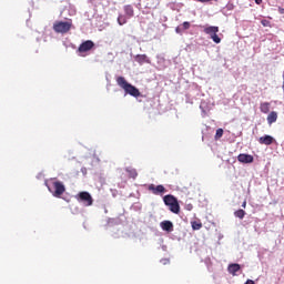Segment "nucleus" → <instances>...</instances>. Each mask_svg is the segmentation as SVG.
Wrapping results in <instances>:
<instances>
[{
  "instance_id": "8",
  "label": "nucleus",
  "mask_w": 284,
  "mask_h": 284,
  "mask_svg": "<svg viewBox=\"0 0 284 284\" xmlns=\"http://www.w3.org/2000/svg\"><path fill=\"white\" fill-rule=\"evenodd\" d=\"M79 201H82V203H84V205L90 206L92 205V203H94V200H92V195H90L89 192H80L79 193Z\"/></svg>"
},
{
  "instance_id": "5",
  "label": "nucleus",
  "mask_w": 284,
  "mask_h": 284,
  "mask_svg": "<svg viewBox=\"0 0 284 284\" xmlns=\"http://www.w3.org/2000/svg\"><path fill=\"white\" fill-rule=\"evenodd\" d=\"M204 33L210 34L214 43H221V38L219 37V27H206L204 28Z\"/></svg>"
},
{
  "instance_id": "23",
  "label": "nucleus",
  "mask_w": 284,
  "mask_h": 284,
  "mask_svg": "<svg viewBox=\"0 0 284 284\" xmlns=\"http://www.w3.org/2000/svg\"><path fill=\"white\" fill-rule=\"evenodd\" d=\"M261 23H262V26L264 28H267V26H270V21L268 20H262Z\"/></svg>"
},
{
  "instance_id": "14",
  "label": "nucleus",
  "mask_w": 284,
  "mask_h": 284,
  "mask_svg": "<svg viewBox=\"0 0 284 284\" xmlns=\"http://www.w3.org/2000/svg\"><path fill=\"white\" fill-rule=\"evenodd\" d=\"M278 119V113L276 111H272L268 115H267V123L268 125H272V123H276Z\"/></svg>"
},
{
  "instance_id": "24",
  "label": "nucleus",
  "mask_w": 284,
  "mask_h": 284,
  "mask_svg": "<svg viewBox=\"0 0 284 284\" xmlns=\"http://www.w3.org/2000/svg\"><path fill=\"white\" fill-rule=\"evenodd\" d=\"M175 32L176 34H181L183 32V29H181V27L175 28Z\"/></svg>"
},
{
  "instance_id": "20",
  "label": "nucleus",
  "mask_w": 284,
  "mask_h": 284,
  "mask_svg": "<svg viewBox=\"0 0 284 284\" xmlns=\"http://www.w3.org/2000/svg\"><path fill=\"white\" fill-rule=\"evenodd\" d=\"M118 23H119V26H125V23H128V18H126V16L120 14V16L118 17Z\"/></svg>"
},
{
  "instance_id": "4",
  "label": "nucleus",
  "mask_w": 284,
  "mask_h": 284,
  "mask_svg": "<svg viewBox=\"0 0 284 284\" xmlns=\"http://www.w3.org/2000/svg\"><path fill=\"white\" fill-rule=\"evenodd\" d=\"M164 204L170 207V211L173 212V214H179L181 212V206L179 205V200L174 197V195H165L163 197Z\"/></svg>"
},
{
  "instance_id": "26",
  "label": "nucleus",
  "mask_w": 284,
  "mask_h": 284,
  "mask_svg": "<svg viewBox=\"0 0 284 284\" xmlns=\"http://www.w3.org/2000/svg\"><path fill=\"white\" fill-rule=\"evenodd\" d=\"M242 207L245 210V207H247V201H243V203H242Z\"/></svg>"
},
{
  "instance_id": "11",
  "label": "nucleus",
  "mask_w": 284,
  "mask_h": 284,
  "mask_svg": "<svg viewBox=\"0 0 284 284\" xmlns=\"http://www.w3.org/2000/svg\"><path fill=\"white\" fill-rule=\"evenodd\" d=\"M229 274H232V276H236V272H241V264H230L227 267Z\"/></svg>"
},
{
  "instance_id": "18",
  "label": "nucleus",
  "mask_w": 284,
  "mask_h": 284,
  "mask_svg": "<svg viewBox=\"0 0 284 284\" xmlns=\"http://www.w3.org/2000/svg\"><path fill=\"white\" fill-rule=\"evenodd\" d=\"M191 226H192V230L194 231L201 230V227H203V223H201V221H193L191 222Z\"/></svg>"
},
{
  "instance_id": "2",
  "label": "nucleus",
  "mask_w": 284,
  "mask_h": 284,
  "mask_svg": "<svg viewBox=\"0 0 284 284\" xmlns=\"http://www.w3.org/2000/svg\"><path fill=\"white\" fill-rule=\"evenodd\" d=\"M47 187L55 199L61 197L65 192V185H63V182L57 181L55 179H51L50 184L47 183Z\"/></svg>"
},
{
  "instance_id": "17",
  "label": "nucleus",
  "mask_w": 284,
  "mask_h": 284,
  "mask_svg": "<svg viewBox=\"0 0 284 284\" xmlns=\"http://www.w3.org/2000/svg\"><path fill=\"white\" fill-rule=\"evenodd\" d=\"M245 214H246L245 210L240 209V210L234 212V217L243 220V219H245Z\"/></svg>"
},
{
  "instance_id": "1",
  "label": "nucleus",
  "mask_w": 284,
  "mask_h": 284,
  "mask_svg": "<svg viewBox=\"0 0 284 284\" xmlns=\"http://www.w3.org/2000/svg\"><path fill=\"white\" fill-rule=\"evenodd\" d=\"M116 83L126 94H130L131 97H141V91L131 83L128 82L123 77H118L116 78Z\"/></svg>"
},
{
  "instance_id": "27",
  "label": "nucleus",
  "mask_w": 284,
  "mask_h": 284,
  "mask_svg": "<svg viewBox=\"0 0 284 284\" xmlns=\"http://www.w3.org/2000/svg\"><path fill=\"white\" fill-rule=\"evenodd\" d=\"M255 3H256L257 6H261V3H263V0H255Z\"/></svg>"
},
{
  "instance_id": "13",
  "label": "nucleus",
  "mask_w": 284,
  "mask_h": 284,
  "mask_svg": "<svg viewBox=\"0 0 284 284\" xmlns=\"http://www.w3.org/2000/svg\"><path fill=\"white\" fill-rule=\"evenodd\" d=\"M135 61L140 65H143V63H150V59L148 58L146 54H138V55H135Z\"/></svg>"
},
{
  "instance_id": "22",
  "label": "nucleus",
  "mask_w": 284,
  "mask_h": 284,
  "mask_svg": "<svg viewBox=\"0 0 284 284\" xmlns=\"http://www.w3.org/2000/svg\"><path fill=\"white\" fill-rule=\"evenodd\" d=\"M182 30H190V22H187V21L183 22Z\"/></svg>"
},
{
  "instance_id": "16",
  "label": "nucleus",
  "mask_w": 284,
  "mask_h": 284,
  "mask_svg": "<svg viewBox=\"0 0 284 284\" xmlns=\"http://www.w3.org/2000/svg\"><path fill=\"white\" fill-rule=\"evenodd\" d=\"M260 110L263 112V114H267L270 112V102L261 103Z\"/></svg>"
},
{
  "instance_id": "12",
  "label": "nucleus",
  "mask_w": 284,
  "mask_h": 284,
  "mask_svg": "<svg viewBox=\"0 0 284 284\" xmlns=\"http://www.w3.org/2000/svg\"><path fill=\"white\" fill-rule=\"evenodd\" d=\"M161 227L164 232H174V224L170 221L161 222Z\"/></svg>"
},
{
  "instance_id": "7",
  "label": "nucleus",
  "mask_w": 284,
  "mask_h": 284,
  "mask_svg": "<svg viewBox=\"0 0 284 284\" xmlns=\"http://www.w3.org/2000/svg\"><path fill=\"white\" fill-rule=\"evenodd\" d=\"M92 48H94V42L92 40H87L79 45L78 52H80V54H83V52H90Z\"/></svg>"
},
{
  "instance_id": "21",
  "label": "nucleus",
  "mask_w": 284,
  "mask_h": 284,
  "mask_svg": "<svg viewBox=\"0 0 284 284\" xmlns=\"http://www.w3.org/2000/svg\"><path fill=\"white\" fill-rule=\"evenodd\" d=\"M223 136V129H217L215 133V140L219 141Z\"/></svg>"
},
{
  "instance_id": "6",
  "label": "nucleus",
  "mask_w": 284,
  "mask_h": 284,
  "mask_svg": "<svg viewBox=\"0 0 284 284\" xmlns=\"http://www.w3.org/2000/svg\"><path fill=\"white\" fill-rule=\"evenodd\" d=\"M149 192H152V194H154L155 196H159V194L163 195L165 194V192H168V190L165 189V186H163V184H159V185H154V184H150L148 186Z\"/></svg>"
},
{
  "instance_id": "15",
  "label": "nucleus",
  "mask_w": 284,
  "mask_h": 284,
  "mask_svg": "<svg viewBox=\"0 0 284 284\" xmlns=\"http://www.w3.org/2000/svg\"><path fill=\"white\" fill-rule=\"evenodd\" d=\"M124 12L128 19H132V17H134V7L131 4L124 6Z\"/></svg>"
},
{
  "instance_id": "19",
  "label": "nucleus",
  "mask_w": 284,
  "mask_h": 284,
  "mask_svg": "<svg viewBox=\"0 0 284 284\" xmlns=\"http://www.w3.org/2000/svg\"><path fill=\"white\" fill-rule=\"evenodd\" d=\"M126 172L130 179H136L139 176V173L135 171V169H126Z\"/></svg>"
},
{
  "instance_id": "3",
  "label": "nucleus",
  "mask_w": 284,
  "mask_h": 284,
  "mask_svg": "<svg viewBox=\"0 0 284 284\" xmlns=\"http://www.w3.org/2000/svg\"><path fill=\"white\" fill-rule=\"evenodd\" d=\"M53 30L58 34H68V31L72 30V20H69V21H55L53 23Z\"/></svg>"
},
{
  "instance_id": "10",
  "label": "nucleus",
  "mask_w": 284,
  "mask_h": 284,
  "mask_svg": "<svg viewBox=\"0 0 284 284\" xmlns=\"http://www.w3.org/2000/svg\"><path fill=\"white\" fill-rule=\"evenodd\" d=\"M258 143L261 145H272V143H274V139L272 135H264L258 139Z\"/></svg>"
},
{
  "instance_id": "9",
  "label": "nucleus",
  "mask_w": 284,
  "mask_h": 284,
  "mask_svg": "<svg viewBox=\"0 0 284 284\" xmlns=\"http://www.w3.org/2000/svg\"><path fill=\"white\" fill-rule=\"evenodd\" d=\"M237 161L240 163H254V156H252L251 154L241 153L237 156Z\"/></svg>"
},
{
  "instance_id": "25",
  "label": "nucleus",
  "mask_w": 284,
  "mask_h": 284,
  "mask_svg": "<svg viewBox=\"0 0 284 284\" xmlns=\"http://www.w3.org/2000/svg\"><path fill=\"white\" fill-rule=\"evenodd\" d=\"M278 12H280V14H284V8L283 7H278Z\"/></svg>"
}]
</instances>
